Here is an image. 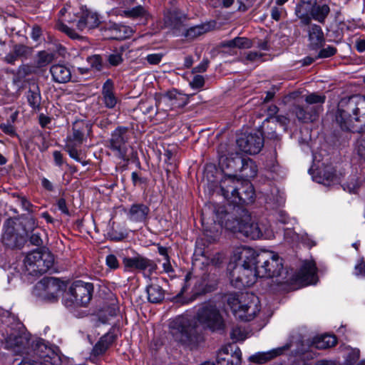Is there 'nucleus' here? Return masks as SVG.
Listing matches in <instances>:
<instances>
[{"mask_svg": "<svg viewBox=\"0 0 365 365\" xmlns=\"http://www.w3.org/2000/svg\"><path fill=\"white\" fill-rule=\"evenodd\" d=\"M200 327L212 332L225 329L224 318L216 305L211 303L203 304L198 309L195 317L187 314L180 315L169 324L170 333L173 339L190 348L195 347L203 340L199 331Z\"/></svg>", "mask_w": 365, "mask_h": 365, "instance_id": "obj_1", "label": "nucleus"}, {"mask_svg": "<svg viewBox=\"0 0 365 365\" xmlns=\"http://www.w3.org/2000/svg\"><path fill=\"white\" fill-rule=\"evenodd\" d=\"M336 121L342 130L359 133L365 130V97L355 96L346 102L341 101Z\"/></svg>", "mask_w": 365, "mask_h": 365, "instance_id": "obj_2", "label": "nucleus"}, {"mask_svg": "<svg viewBox=\"0 0 365 365\" xmlns=\"http://www.w3.org/2000/svg\"><path fill=\"white\" fill-rule=\"evenodd\" d=\"M62 21L75 23L79 31L91 30L97 28L101 24L99 15L96 11L77 1H70L59 11Z\"/></svg>", "mask_w": 365, "mask_h": 365, "instance_id": "obj_3", "label": "nucleus"}, {"mask_svg": "<svg viewBox=\"0 0 365 365\" xmlns=\"http://www.w3.org/2000/svg\"><path fill=\"white\" fill-rule=\"evenodd\" d=\"M222 195L233 205L252 202L255 190L249 181L240 182L235 175H226L220 182Z\"/></svg>", "mask_w": 365, "mask_h": 365, "instance_id": "obj_4", "label": "nucleus"}, {"mask_svg": "<svg viewBox=\"0 0 365 365\" xmlns=\"http://www.w3.org/2000/svg\"><path fill=\"white\" fill-rule=\"evenodd\" d=\"M227 304L234 315L243 321L252 320L260 311L259 300L252 293H231L228 295Z\"/></svg>", "mask_w": 365, "mask_h": 365, "instance_id": "obj_5", "label": "nucleus"}, {"mask_svg": "<svg viewBox=\"0 0 365 365\" xmlns=\"http://www.w3.org/2000/svg\"><path fill=\"white\" fill-rule=\"evenodd\" d=\"M232 229L252 240L260 237L270 239L274 236L267 222L255 223L248 211L244 209L241 210L240 216L236 219V225Z\"/></svg>", "mask_w": 365, "mask_h": 365, "instance_id": "obj_6", "label": "nucleus"}, {"mask_svg": "<svg viewBox=\"0 0 365 365\" xmlns=\"http://www.w3.org/2000/svg\"><path fill=\"white\" fill-rule=\"evenodd\" d=\"M259 252L255 250L245 246L236 247L231 257L230 262L236 264V269L234 274H238L241 272L245 271L248 274L247 277L250 280L253 279L252 275V269H257Z\"/></svg>", "mask_w": 365, "mask_h": 365, "instance_id": "obj_7", "label": "nucleus"}, {"mask_svg": "<svg viewBox=\"0 0 365 365\" xmlns=\"http://www.w3.org/2000/svg\"><path fill=\"white\" fill-rule=\"evenodd\" d=\"M93 292V286L91 283L76 281L70 287L63 304L68 308L86 307L91 299Z\"/></svg>", "mask_w": 365, "mask_h": 365, "instance_id": "obj_8", "label": "nucleus"}, {"mask_svg": "<svg viewBox=\"0 0 365 365\" xmlns=\"http://www.w3.org/2000/svg\"><path fill=\"white\" fill-rule=\"evenodd\" d=\"M53 261L50 252L37 250L26 256L24 264L29 274L37 275L46 272L53 266Z\"/></svg>", "mask_w": 365, "mask_h": 365, "instance_id": "obj_9", "label": "nucleus"}, {"mask_svg": "<svg viewBox=\"0 0 365 365\" xmlns=\"http://www.w3.org/2000/svg\"><path fill=\"white\" fill-rule=\"evenodd\" d=\"M257 265L258 277H277L283 269L282 259L278 254L272 251L259 252Z\"/></svg>", "mask_w": 365, "mask_h": 365, "instance_id": "obj_10", "label": "nucleus"}, {"mask_svg": "<svg viewBox=\"0 0 365 365\" xmlns=\"http://www.w3.org/2000/svg\"><path fill=\"white\" fill-rule=\"evenodd\" d=\"M130 139V135L128 128L124 126H118L111 133L108 140V148L117 158L125 160L127 158Z\"/></svg>", "mask_w": 365, "mask_h": 365, "instance_id": "obj_11", "label": "nucleus"}, {"mask_svg": "<svg viewBox=\"0 0 365 365\" xmlns=\"http://www.w3.org/2000/svg\"><path fill=\"white\" fill-rule=\"evenodd\" d=\"M2 243L10 248L22 246L25 241L24 230L16 219H7L3 226Z\"/></svg>", "mask_w": 365, "mask_h": 365, "instance_id": "obj_12", "label": "nucleus"}, {"mask_svg": "<svg viewBox=\"0 0 365 365\" xmlns=\"http://www.w3.org/2000/svg\"><path fill=\"white\" fill-rule=\"evenodd\" d=\"M63 283L53 277H44L34 287L36 296L45 300H55L62 290Z\"/></svg>", "mask_w": 365, "mask_h": 365, "instance_id": "obj_13", "label": "nucleus"}, {"mask_svg": "<svg viewBox=\"0 0 365 365\" xmlns=\"http://www.w3.org/2000/svg\"><path fill=\"white\" fill-rule=\"evenodd\" d=\"M155 113L160 111H168V110H173L178 108H182L187 104L186 97L178 93L176 90H172L166 92L164 94H160L155 98Z\"/></svg>", "mask_w": 365, "mask_h": 365, "instance_id": "obj_14", "label": "nucleus"}, {"mask_svg": "<svg viewBox=\"0 0 365 365\" xmlns=\"http://www.w3.org/2000/svg\"><path fill=\"white\" fill-rule=\"evenodd\" d=\"M35 354L38 361L24 359L19 365H58L60 362L59 356L42 341L37 342Z\"/></svg>", "mask_w": 365, "mask_h": 365, "instance_id": "obj_15", "label": "nucleus"}, {"mask_svg": "<svg viewBox=\"0 0 365 365\" xmlns=\"http://www.w3.org/2000/svg\"><path fill=\"white\" fill-rule=\"evenodd\" d=\"M237 145L242 152L255 155L263 147L264 140L260 133L242 134L237 138Z\"/></svg>", "mask_w": 365, "mask_h": 365, "instance_id": "obj_16", "label": "nucleus"}, {"mask_svg": "<svg viewBox=\"0 0 365 365\" xmlns=\"http://www.w3.org/2000/svg\"><path fill=\"white\" fill-rule=\"evenodd\" d=\"M123 263L125 269L140 271L146 277H149L157 269V264L152 259L140 255H136L132 257H124Z\"/></svg>", "mask_w": 365, "mask_h": 365, "instance_id": "obj_17", "label": "nucleus"}, {"mask_svg": "<svg viewBox=\"0 0 365 365\" xmlns=\"http://www.w3.org/2000/svg\"><path fill=\"white\" fill-rule=\"evenodd\" d=\"M236 269V264L233 262H230L227 267L229 273V277L232 285L237 289H242L245 287H250L254 284L256 282L257 277H258V273L257 269H252V275L253 279L250 280V277H247V272L242 271L238 274H234L235 270Z\"/></svg>", "mask_w": 365, "mask_h": 365, "instance_id": "obj_18", "label": "nucleus"}, {"mask_svg": "<svg viewBox=\"0 0 365 365\" xmlns=\"http://www.w3.org/2000/svg\"><path fill=\"white\" fill-rule=\"evenodd\" d=\"M51 79L56 83H66L71 80V68L64 63H55L50 67Z\"/></svg>", "mask_w": 365, "mask_h": 365, "instance_id": "obj_19", "label": "nucleus"}, {"mask_svg": "<svg viewBox=\"0 0 365 365\" xmlns=\"http://www.w3.org/2000/svg\"><path fill=\"white\" fill-rule=\"evenodd\" d=\"M216 361L217 365H241L242 351L239 347H237L230 355L228 349L222 348L218 351Z\"/></svg>", "mask_w": 365, "mask_h": 365, "instance_id": "obj_20", "label": "nucleus"}, {"mask_svg": "<svg viewBox=\"0 0 365 365\" xmlns=\"http://www.w3.org/2000/svg\"><path fill=\"white\" fill-rule=\"evenodd\" d=\"M297 279L305 285L317 282V267L313 261L304 262L297 274Z\"/></svg>", "mask_w": 365, "mask_h": 365, "instance_id": "obj_21", "label": "nucleus"}, {"mask_svg": "<svg viewBox=\"0 0 365 365\" xmlns=\"http://www.w3.org/2000/svg\"><path fill=\"white\" fill-rule=\"evenodd\" d=\"M291 113L296 116L299 122H313L316 120L319 113V107L307 106L306 108H303L299 105H295Z\"/></svg>", "mask_w": 365, "mask_h": 365, "instance_id": "obj_22", "label": "nucleus"}, {"mask_svg": "<svg viewBox=\"0 0 365 365\" xmlns=\"http://www.w3.org/2000/svg\"><path fill=\"white\" fill-rule=\"evenodd\" d=\"M90 130L91 126L88 124L83 121H76L73 125V133L67 136L66 144L80 146L83 142L84 133Z\"/></svg>", "mask_w": 365, "mask_h": 365, "instance_id": "obj_23", "label": "nucleus"}, {"mask_svg": "<svg viewBox=\"0 0 365 365\" xmlns=\"http://www.w3.org/2000/svg\"><path fill=\"white\" fill-rule=\"evenodd\" d=\"M242 157L240 153L232 154L228 157L222 156L219 160V164L221 169L225 170L233 171L237 173L240 164L242 162Z\"/></svg>", "mask_w": 365, "mask_h": 365, "instance_id": "obj_24", "label": "nucleus"}, {"mask_svg": "<svg viewBox=\"0 0 365 365\" xmlns=\"http://www.w3.org/2000/svg\"><path fill=\"white\" fill-rule=\"evenodd\" d=\"M312 6V1L301 0V2L296 6L295 14L304 25H307L311 21Z\"/></svg>", "mask_w": 365, "mask_h": 365, "instance_id": "obj_25", "label": "nucleus"}, {"mask_svg": "<svg viewBox=\"0 0 365 365\" xmlns=\"http://www.w3.org/2000/svg\"><path fill=\"white\" fill-rule=\"evenodd\" d=\"M308 37L309 46L312 48L321 47L325 41L322 29L317 24H312L309 26L308 29Z\"/></svg>", "mask_w": 365, "mask_h": 365, "instance_id": "obj_26", "label": "nucleus"}, {"mask_svg": "<svg viewBox=\"0 0 365 365\" xmlns=\"http://www.w3.org/2000/svg\"><path fill=\"white\" fill-rule=\"evenodd\" d=\"M103 101L106 107L113 108L115 106L118 99L113 92V83L110 79H108L102 88Z\"/></svg>", "mask_w": 365, "mask_h": 365, "instance_id": "obj_27", "label": "nucleus"}, {"mask_svg": "<svg viewBox=\"0 0 365 365\" xmlns=\"http://www.w3.org/2000/svg\"><path fill=\"white\" fill-rule=\"evenodd\" d=\"M150 209L143 204L133 205L128 212V218L130 220L135 222H144L148 215Z\"/></svg>", "mask_w": 365, "mask_h": 365, "instance_id": "obj_28", "label": "nucleus"}, {"mask_svg": "<svg viewBox=\"0 0 365 365\" xmlns=\"http://www.w3.org/2000/svg\"><path fill=\"white\" fill-rule=\"evenodd\" d=\"M257 168L255 162L249 158L242 157V162L240 164L237 173L241 178H252L256 176Z\"/></svg>", "mask_w": 365, "mask_h": 365, "instance_id": "obj_29", "label": "nucleus"}, {"mask_svg": "<svg viewBox=\"0 0 365 365\" xmlns=\"http://www.w3.org/2000/svg\"><path fill=\"white\" fill-rule=\"evenodd\" d=\"M337 340L334 335L323 334L314 337L312 342V346L318 349H325L336 344Z\"/></svg>", "mask_w": 365, "mask_h": 365, "instance_id": "obj_30", "label": "nucleus"}, {"mask_svg": "<svg viewBox=\"0 0 365 365\" xmlns=\"http://www.w3.org/2000/svg\"><path fill=\"white\" fill-rule=\"evenodd\" d=\"M108 31L110 33V38L116 40H123L128 38L133 32L129 27L116 24L110 26Z\"/></svg>", "mask_w": 365, "mask_h": 365, "instance_id": "obj_31", "label": "nucleus"}, {"mask_svg": "<svg viewBox=\"0 0 365 365\" xmlns=\"http://www.w3.org/2000/svg\"><path fill=\"white\" fill-rule=\"evenodd\" d=\"M123 14L125 17L132 19L139 20L143 22L147 21L148 18V12L142 6H137L132 9L123 11Z\"/></svg>", "mask_w": 365, "mask_h": 365, "instance_id": "obj_32", "label": "nucleus"}, {"mask_svg": "<svg viewBox=\"0 0 365 365\" xmlns=\"http://www.w3.org/2000/svg\"><path fill=\"white\" fill-rule=\"evenodd\" d=\"M113 340L114 336L113 334H106L103 335L93 347V354L101 355L104 354L110 345L113 343Z\"/></svg>", "mask_w": 365, "mask_h": 365, "instance_id": "obj_33", "label": "nucleus"}, {"mask_svg": "<svg viewBox=\"0 0 365 365\" xmlns=\"http://www.w3.org/2000/svg\"><path fill=\"white\" fill-rule=\"evenodd\" d=\"M148 299L152 303H158L164 299V290L158 284H152L147 287Z\"/></svg>", "mask_w": 365, "mask_h": 365, "instance_id": "obj_34", "label": "nucleus"}, {"mask_svg": "<svg viewBox=\"0 0 365 365\" xmlns=\"http://www.w3.org/2000/svg\"><path fill=\"white\" fill-rule=\"evenodd\" d=\"M281 351H282L280 349H273L267 352H259L252 355L250 357V360L253 362L262 364L272 359L277 355L280 354Z\"/></svg>", "mask_w": 365, "mask_h": 365, "instance_id": "obj_35", "label": "nucleus"}, {"mask_svg": "<svg viewBox=\"0 0 365 365\" xmlns=\"http://www.w3.org/2000/svg\"><path fill=\"white\" fill-rule=\"evenodd\" d=\"M55 55L51 52L41 51L37 53L34 61V66L41 68L51 63L54 59Z\"/></svg>", "mask_w": 365, "mask_h": 365, "instance_id": "obj_36", "label": "nucleus"}, {"mask_svg": "<svg viewBox=\"0 0 365 365\" xmlns=\"http://www.w3.org/2000/svg\"><path fill=\"white\" fill-rule=\"evenodd\" d=\"M330 9L328 5L323 4L317 6H312V17L319 23H324L328 16Z\"/></svg>", "mask_w": 365, "mask_h": 365, "instance_id": "obj_37", "label": "nucleus"}, {"mask_svg": "<svg viewBox=\"0 0 365 365\" xmlns=\"http://www.w3.org/2000/svg\"><path fill=\"white\" fill-rule=\"evenodd\" d=\"M207 31H208V26L207 25H203V24L197 25V26H192V27L189 28L186 31L185 36L186 38H187L189 39H194V38L205 34L206 32H207Z\"/></svg>", "mask_w": 365, "mask_h": 365, "instance_id": "obj_38", "label": "nucleus"}, {"mask_svg": "<svg viewBox=\"0 0 365 365\" xmlns=\"http://www.w3.org/2000/svg\"><path fill=\"white\" fill-rule=\"evenodd\" d=\"M325 99L326 97L324 95L313 93L306 96L305 101L309 106H318L319 112Z\"/></svg>", "mask_w": 365, "mask_h": 365, "instance_id": "obj_39", "label": "nucleus"}, {"mask_svg": "<svg viewBox=\"0 0 365 365\" xmlns=\"http://www.w3.org/2000/svg\"><path fill=\"white\" fill-rule=\"evenodd\" d=\"M229 47H237L240 48H248L251 47L252 43L250 39L245 37H236L226 43Z\"/></svg>", "mask_w": 365, "mask_h": 365, "instance_id": "obj_40", "label": "nucleus"}, {"mask_svg": "<svg viewBox=\"0 0 365 365\" xmlns=\"http://www.w3.org/2000/svg\"><path fill=\"white\" fill-rule=\"evenodd\" d=\"M363 182L361 178H354L349 182L343 185V189L350 193H356Z\"/></svg>", "mask_w": 365, "mask_h": 365, "instance_id": "obj_41", "label": "nucleus"}, {"mask_svg": "<svg viewBox=\"0 0 365 365\" xmlns=\"http://www.w3.org/2000/svg\"><path fill=\"white\" fill-rule=\"evenodd\" d=\"M23 343L21 336L11 334L5 339V347L12 349L15 347L20 346Z\"/></svg>", "mask_w": 365, "mask_h": 365, "instance_id": "obj_42", "label": "nucleus"}, {"mask_svg": "<svg viewBox=\"0 0 365 365\" xmlns=\"http://www.w3.org/2000/svg\"><path fill=\"white\" fill-rule=\"evenodd\" d=\"M27 100L29 105L34 109L39 108L41 103V96L38 93L29 91L27 94Z\"/></svg>", "mask_w": 365, "mask_h": 365, "instance_id": "obj_43", "label": "nucleus"}, {"mask_svg": "<svg viewBox=\"0 0 365 365\" xmlns=\"http://www.w3.org/2000/svg\"><path fill=\"white\" fill-rule=\"evenodd\" d=\"M56 27L59 31L66 34L69 37H71L73 39H76L79 37V35L73 29L69 28L63 22H58L56 24Z\"/></svg>", "mask_w": 365, "mask_h": 365, "instance_id": "obj_44", "label": "nucleus"}, {"mask_svg": "<svg viewBox=\"0 0 365 365\" xmlns=\"http://www.w3.org/2000/svg\"><path fill=\"white\" fill-rule=\"evenodd\" d=\"M13 51L14 55L18 57H26L31 53V49L29 47L21 44L15 45Z\"/></svg>", "mask_w": 365, "mask_h": 365, "instance_id": "obj_45", "label": "nucleus"}, {"mask_svg": "<svg viewBox=\"0 0 365 365\" xmlns=\"http://www.w3.org/2000/svg\"><path fill=\"white\" fill-rule=\"evenodd\" d=\"M287 15L285 9L282 6H273L271 9V17L273 20L278 21L282 17Z\"/></svg>", "mask_w": 365, "mask_h": 365, "instance_id": "obj_46", "label": "nucleus"}, {"mask_svg": "<svg viewBox=\"0 0 365 365\" xmlns=\"http://www.w3.org/2000/svg\"><path fill=\"white\" fill-rule=\"evenodd\" d=\"M77 147L76 145H73V144L68 145L66 144L65 149L68 153L70 157L73 158V160L81 162V158L79 157V153L77 150Z\"/></svg>", "mask_w": 365, "mask_h": 365, "instance_id": "obj_47", "label": "nucleus"}, {"mask_svg": "<svg viewBox=\"0 0 365 365\" xmlns=\"http://www.w3.org/2000/svg\"><path fill=\"white\" fill-rule=\"evenodd\" d=\"M270 120H272V123L277 122L279 123L280 125L283 127V129L284 130H287V126L289 124V120L287 117L284 115H277L274 118H270V119H266L265 121H267L268 123L270 122Z\"/></svg>", "mask_w": 365, "mask_h": 365, "instance_id": "obj_48", "label": "nucleus"}, {"mask_svg": "<svg viewBox=\"0 0 365 365\" xmlns=\"http://www.w3.org/2000/svg\"><path fill=\"white\" fill-rule=\"evenodd\" d=\"M336 52V49L334 46H328L327 47L320 50L318 57L321 58H329L334 56Z\"/></svg>", "mask_w": 365, "mask_h": 365, "instance_id": "obj_49", "label": "nucleus"}, {"mask_svg": "<svg viewBox=\"0 0 365 365\" xmlns=\"http://www.w3.org/2000/svg\"><path fill=\"white\" fill-rule=\"evenodd\" d=\"M106 265L111 269H116L119 267V262L115 255H108L106 258Z\"/></svg>", "mask_w": 365, "mask_h": 365, "instance_id": "obj_50", "label": "nucleus"}, {"mask_svg": "<svg viewBox=\"0 0 365 365\" xmlns=\"http://www.w3.org/2000/svg\"><path fill=\"white\" fill-rule=\"evenodd\" d=\"M315 180L318 182L319 183H323L327 184L329 182H334L335 179V175L332 172H325L324 174V178L321 179V177H319V179L317 177H314Z\"/></svg>", "mask_w": 365, "mask_h": 365, "instance_id": "obj_51", "label": "nucleus"}, {"mask_svg": "<svg viewBox=\"0 0 365 365\" xmlns=\"http://www.w3.org/2000/svg\"><path fill=\"white\" fill-rule=\"evenodd\" d=\"M230 336L236 341H243L246 338L244 331L239 327L232 329L230 333Z\"/></svg>", "mask_w": 365, "mask_h": 365, "instance_id": "obj_52", "label": "nucleus"}, {"mask_svg": "<svg viewBox=\"0 0 365 365\" xmlns=\"http://www.w3.org/2000/svg\"><path fill=\"white\" fill-rule=\"evenodd\" d=\"M88 62L91 66L96 70L101 68V58L98 55H93L88 58Z\"/></svg>", "mask_w": 365, "mask_h": 365, "instance_id": "obj_53", "label": "nucleus"}, {"mask_svg": "<svg viewBox=\"0 0 365 365\" xmlns=\"http://www.w3.org/2000/svg\"><path fill=\"white\" fill-rule=\"evenodd\" d=\"M163 54L158 53H151L148 54L146 56L147 61L151 64V65H157L160 63L162 58H163Z\"/></svg>", "mask_w": 365, "mask_h": 365, "instance_id": "obj_54", "label": "nucleus"}, {"mask_svg": "<svg viewBox=\"0 0 365 365\" xmlns=\"http://www.w3.org/2000/svg\"><path fill=\"white\" fill-rule=\"evenodd\" d=\"M108 61L111 66H118L122 61V56L119 53H113L108 56Z\"/></svg>", "mask_w": 365, "mask_h": 365, "instance_id": "obj_55", "label": "nucleus"}, {"mask_svg": "<svg viewBox=\"0 0 365 365\" xmlns=\"http://www.w3.org/2000/svg\"><path fill=\"white\" fill-rule=\"evenodd\" d=\"M205 80L202 76L197 75L194 76L192 81L190 82V86L195 88H200L204 86Z\"/></svg>", "mask_w": 365, "mask_h": 365, "instance_id": "obj_56", "label": "nucleus"}, {"mask_svg": "<svg viewBox=\"0 0 365 365\" xmlns=\"http://www.w3.org/2000/svg\"><path fill=\"white\" fill-rule=\"evenodd\" d=\"M355 271L356 275L365 276V262L363 259L356 264Z\"/></svg>", "mask_w": 365, "mask_h": 365, "instance_id": "obj_57", "label": "nucleus"}, {"mask_svg": "<svg viewBox=\"0 0 365 365\" xmlns=\"http://www.w3.org/2000/svg\"><path fill=\"white\" fill-rule=\"evenodd\" d=\"M57 207H58V209L63 214L65 215H69V211H68V209L67 207V205H66V200L63 199V198H60L58 201H57Z\"/></svg>", "mask_w": 365, "mask_h": 365, "instance_id": "obj_58", "label": "nucleus"}, {"mask_svg": "<svg viewBox=\"0 0 365 365\" xmlns=\"http://www.w3.org/2000/svg\"><path fill=\"white\" fill-rule=\"evenodd\" d=\"M239 4L238 9L240 11H246L252 5V0H237Z\"/></svg>", "mask_w": 365, "mask_h": 365, "instance_id": "obj_59", "label": "nucleus"}, {"mask_svg": "<svg viewBox=\"0 0 365 365\" xmlns=\"http://www.w3.org/2000/svg\"><path fill=\"white\" fill-rule=\"evenodd\" d=\"M165 262H163V271H164V272L168 274V275L170 277H172L173 274L174 272V269L170 264V258H168V259H165Z\"/></svg>", "mask_w": 365, "mask_h": 365, "instance_id": "obj_60", "label": "nucleus"}, {"mask_svg": "<svg viewBox=\"0 0 365 365\" xmlns=\"http://www.w3.org/2000/svg\"><path fill=\"white\" fill-rule=\"evenodd\" d=\"M131 179H132L133 183L135 185H140V184L146 182V180L145 178L139 177L138 173H135V172H133L132 173V174H131Z\"/></svg>", "mask_w": 365, "mask_h": 365, "instance_id": "obj_61", "label": "nucleus"}, {"mask_svg": "<svg viewBox=\"0 0 365 365\" xmlns=\"http://www.w3.org/2000/svg\"><path fill=\"white\" fill-rule=\"evenodd\" d=\"M30 242L34 245L39 246L42 244V240L38 233H33L30 237Z\"/></svg>", "mask_w": 365, "mask_h": 365, "instance_id": "obj_62", "label": "nucleus"}, {"mask_svg": "<svg viewBox=\"0 0 365 365\" xmlns=\"http://www.w3.org/2000/svg\"><path fill=\"white\" fill-rule=\"evenodd\" d=\"M19 57L14 55V51L7 53L4 56V61L9 64H14Z\"/></svg>", "mask_w": 365, "mask_h": 365, "instance_id": "obj_63", "label": "nucleus"}, {"mask_svg": "<svg viewBox=\"0 0 365 365\" xmlns=\"http://www.w3.org/2000/svg\"><path fill=\"white\" fill-rule=\"evenodd\" d=\"M358 154L361 156V158L365 160V141L361 140L359 143L357 147Z\"/></svg>", "mask_w": 365, "mask_h": 365, "instance_id": "obj_64", "label": "nucleus"}]
</instances>
